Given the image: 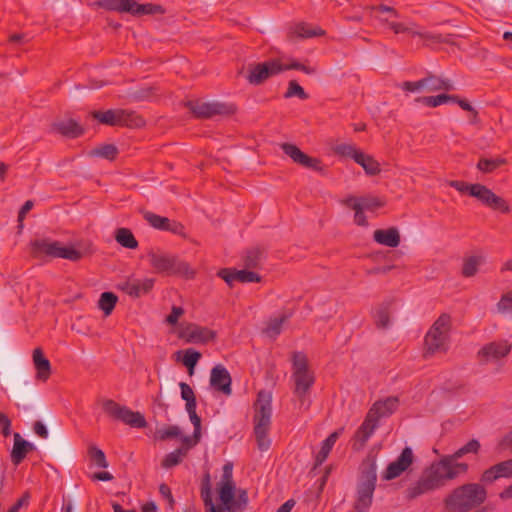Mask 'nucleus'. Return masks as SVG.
<instances>
[{
    "mask_svg": "<svg viewBox=\"0 0 512 512\" xmlns=\"http://www.w3.org/2000/svg\"><path fill=\"white\" fill-rule=\"evenodd\" d=\"M488 498V490L482 484L467 482L453 488L443 499L446 512H471Z\"/></svg>",
    "mask_w": 512,
    "mask_h": 512,
    "instance_id": "nucleus-1",
    "label": "nucleus"
},
{
    "mask_svg": "<svg viewBox=\"0 0 512 512\" xmlns=\"http://www.w3.org/2000/svg\"><path fill=\"white\" fill-rule=\"evenodd\" d=\"M293 394L300 402V408L305 410L309 408L308 396L315 383L314 372L309 368L307 356L303 352H293L292 354V375Z\"/></svg>",
    "mask_w": 512,
    "mask_h": 512,
    "instance_id": "nucleus-2",
    "label": "nucleus"
},
{
    "mask_svg": "<svg viewBox=\"0 0 512 512\" xmlns=\"http://www.w3.org/2000/svg\"><path fill=\"white\" fill-rule=\"evenodd\" d=\"M399 406V399L396 396L387 397L384 400L376 401L369 409L363 423L355 433V441L363 447L378 427L381 418L391 416Z\"/></svg>",
    "mask_w": 512,
    "mask_h": 512,
    "instance_id": "nucleus-3",
    "label": "nucleus"
},
{
    "mask_svg": "<svg viewBox=\"0 0 512 512\" xmlns=\"http://www.w3.org/2000/svg\"><path fill=\"white\" fill-rule=\"evenodd\" d=\"M254 410V434L257 447L261 451H266L271 445V440L268 437L272 417V395L270 392L265 390L258 392Z\"/></svg>",
    "mask_w": 512,
    "mask_h": 512,
    "instance_id": "nucleus-4",
    "label": "nucleus"
},
{
    "mask_svg": "<svg viewBox=\"0 0 512 512\" xmlns=\"http://www.w3.org/2000/svg\"><path fill=\"white\" fill-rule=\"evenodd\" d=\"M377 482L375 458H367L360 465V476L356 487L355 512H368L372 503Z\"/></svg>",
    "mask_w": 512,
    "mask_h": 512,
    "instance_id": "nucleus-5",
    "label": "nucleus"
},
{
    "mask_svg": "<svg viewBox=\"0 0 512 512\" xmlns=\"http://www.w3.org/2000/svg\"><path fill=\"white\" fill-rule=\"evenodd\" d=\"M448 184L460 193H467L469 196L476 198L479 202L492 210L499 211L501 213L510 212V207L507 201L496 195L491 189L483 184H470L458 180H451Z\"/></svg>",
    "mask_w": 512,
    "mask_h": 512,
    "instance_id": "nucleus-6",
    "label": "nucleus"
},
{
    "mask_svg": "<svg viewBox=\"0 0 512 512\" xmlns=\"http://www.w3.org/2000/svg\"><path fill=\"white\" fill-rule=\"evenodd\" d=\"M468 470L469 465L467 463L456 462L451 455H446L431 463L423 471L438 488H441L447 481L455 480L460 475L466 474Z\"/></svg>",
    "mask_w": 512,
    "mask_h": 512,
    "instance_id": "nucleus-7",
    "label": "nucleus"
},
{
    "mask_svg": "<svg viewBox=\"0 0 512 512\" xmlns=\"http://www.w3.org/2000/svg\"><path fill=\"white\" fill-rule=\"evenodd\" d=\"M450 328V315L445 313L441 314L425 336V346L428 352L435 353L446 350V342Z\"/></svg>",
    "mask_w": 512,
    "mask_h": 512,
    "instance_id": "nucleus-8",
    "label": "nucleus"
},
{
    "mask_svg": "<svg viewBox=\"0 0 512 512\" xmlns=\"http://www.w3.org/2000/svg\"><path fill=\"white\" fill-rule=\"evenodd\" d=\"M148 256L152 267L157 272L183 275L186 278L194 277V271L190 268L189 264L184 261H180L172 256L154 252H150Z\"/></svg>",
    "mask_w": 512,
    "mask_h": 512,
    "instance_id": "nucleus-9",
    "label": "nucleus"
},
{
    "mask_svg": "<svg viewBox=\"0 0 512 512\" xmlns=\"http://www.w3.org/2000/svg\"><path fill=\"white\" fill-rule=\"evenodd\" d=\"M281 72L280 60L272 59L262 63L249 64L246 79L249 84L258 86L263 84L268 78L278 75Z\"/></svg>",
    "mask_w": 512,
    "mask_h": 512,
    "instance_id": "nucleus-10",
    "label": "nucleus"
},
{
    "mask_svg": "<svg viewBox=\"0 0 512 512\" xmlns=\"http://www.w3.org/2000/svg\"><path fill=\"white\" fill-rule=\"evenodd\" d=\"M187 106L197 118H212L216 115H230L235 112L233 105L220 102L190 101Z\"/></svg>",
    "mask_w": 512,
    "mask_h": 512,
    "instance_id": "nucleus-11",
    "label": "nucleus"
},
{
    "mask_svg": "<svg viewBox=\"0 0 512 512\" xmlns=\"http://www.w3.org/2000/svg\"><path fill=\"white\" fill-rule=\"evenodd\" d=\"M414 462V453L410 447H405L396 460L388 464L381 477L385 481H391L401 476Z\"/></svg>",
    "mask_w": 512,
    "mask_h": 512,
    "instance_id": "nucleus-12",
    "label": "nucleus"
},
{
    "mask_svg": "<svg viewBox=\"0 0 512 512\" xmlns=\"http://www.w3.org/2000/svg\"><path fill=\"white\" fill-rule=\"evenodd\" d=\"M282 151L296 164L312 169L314 171L322 172L323 166L320 159L311 157L300 150L295 144L282 143L280 145Z\"/></svg>",
    "mask_w": 512,
    "mask_h": 512,
    "instance_id": "nucleus-13",
    "label": "nucleus"
},
{
    "mask_svg": "<svg viewBox=\"0 0 512 512\" xmlns=\"http://www.w3.org/2000/svg\"><path fill=\"white\" fill-rule=\"evenodd\" d=\"M216 332L207 327L194 323L187 324L181 331L180 337L187 343L207 344L216 339Z\"/></svg>",
    "mask_w": 512,
    "mask_h": 512,
    "instance_id": "nucleus-14",
    "label": "nucleus"
},
{
    "mask_svg": "<svg viewBox=\"0 0 512 512\" xmlns=\"http://www.w3.org/2000/svg\"><path fill=\"white\" fill-rule=\"evenodd\" d=\"M96 404L101 407L103 413L113 421H121L128 424V408L120 405L112 399L98 397Z\"/></svg>",
    "mask_w": 512,
    "mask_h": 512,
    "instance_id": "nucleus-15",
    "label": "nucleus"
},
{
    "mask_svg": "<svg viewBox=\"0 0 512 512\" xmlns=\"http://www.w3.org/2000/svg\"><path fill=\"white\" fill-rule=\"evenodd\" d=\"M439 489L437 485L429 478V476L423 471L419 479L411 483L405 490V498L409 501L414 500L422 495Z\"/></svg>",
    "mask_w": 512,
    "mask_h": 512,
    "instance_id": "nucleus-16",
    "label": "nucleus"
},
{
    "mask_svg": "<svg viewBox=\"0 0 512 512\" xmlns=\"http://www.w3.org/2000/svg\"><path fill=\"white\" fill-rule=\"evenodd\" d=\"M439 489L437 485L429 478V476L423 471L419 479L411 483L405 490V498L409 501L414 500L422 495Z\"/></svg>",
    "mask_w": 512,
    "mask_h": 512,
    "instance_id": "nucleus-17",
    "label": "nucleus"
},
{
    "mask_svg": "<svg viewBox=\"0 0 512 512\" xmlns=\"http://www.w3.org/2000/svg\"><path fill=\"white\" fill-rule=\"evenodd\" d=\"M232 379L228 370L222 365H216L211 370L210 385L225 395H231Z\"/></svg>",
    "mask_w": 512,
    "mask_h": 512,
    "instance_id": "nucleus-18",
    "label": "nucleus"
},
{
    "mask_svg": "<svg viewBox=\"0 0 512 512\" xmlns=\"http://www.w3.org/2000/svg\"><path fill=\"white\" fill-rule=\"evenodd\" d=\"M511 345L506 340L491 342L484 345L478 352L479 357L484 361H492L501 359L509 354Z\"/></svg>",
    "mask_w": 512,
    "mask_h": 512,
    "instance_id": "nucleus-19",
    "label": "nucleus"
},
{
    "mask_svg": "<svg viewBox=\"0 0 512 512\" xmlns=\"http://www.w3.org/2000/svg\"><path fill=\"white\" fill-rule=\"evenodd\" d=\"M145 220L155 229L162 231H170L174 234H182L184 226L176 221H171L167 217H163L152 212L144 214Z\"/></svg>",
    "mask_w": 512,
    "mask_h": 512,
    "instance_id": "nucleus-20",
    "label": "nucleus"
},
{
    "mask_svg": "<svg viewBox=\"0 0 512 512\" xmlns=\"http://www.w3.org/2000/svg\"><path fill=\"white\" fill-rule=\"evenodd\" d=\"M93 119L101 124L109 126H119L125 124L126 113L121 109H109L106 111L95 110L89 114Z\"/></svg>",
    "mask_w": 512,
    "mask_h": 512,
    "instance_id": "nucleus-21",
    "label": "nucleus"
},
{
    "mask_svg": "<svg viewBox=\"0 0 512 512\" xmlns=\"http://www.w3.org/2000/svg\"><path fill=\"white\" fill-rule=\"evenodd\" d=\"M377 18L380 22L387 24L388 27L391 30H393V32L396 34L410 32L413 35L420 36L424 39L431 40L436 43H448L449 42L447 39H444L441 34H437V35H433V34H429V33L423 34L418 31H412L409 27L405 26L403 23L395 22L392 20L389 21L388 17L377 16Z\"/></svg>",
    "mask_w": 512,
    "mask_h": 512,
    "instance_id": "nucleus-22",
    "label": "nucleus"
},
{
    "mask_svg": "<svg viewBox=\"0 0 512 512\" xmlns=\"http://www.w3.org/2000/svg\"><path fill=\"white\" fill-rule=\"evenodd\" d=\"M165 12V8L160 4L138 3L135 0H130V16L141 18L145 16L163 15Z\"/></svg>",
    "mask_w": 512,
    "mask_h": 512,
    "instance_id": "nucleus-23",
    "label": "nucleus"
},
{
    "mask_svg": "<svg viewBox=\"0 0 512 512\" xmlns=\"http://www.w3.org/2000/svg\"><path fill=\"white\" fill-rule=\"evenodd\" d=\"M51 130L69 138L79 137L84 132L81 125L73 119L56 121L52 123Z\"/></svg>",
    "mask_w": 512,
    "mask_h": 512,
    "instance_id": "nucleus-24",
    "label": "nucleus"
},
{
    "mask_svg": "<svg viewBox=\"0 0 512 512\" xmlns=\"http://www.w3.org/2000/svg\"><path fill=\"white\" fill-rule=\"evenodd\" d=\"M32 358L36 369V379L46 382L51 375L50 361L44 356L41 348L34 349Z\"/></svg>",
    "mask_w": 512,
    "mask_h": 512,
    "instance_id": "nucleus-25",
    "label": "nucleus"
},
{
    "mask_svg": "<svg viewBox=\"0 0 512 512\" xmlns=\"http://www.w3.org/2000/svg\"><path fill=\"white\" fill-rule=\"evenodd\" d=\"M14 444L11 451V461L14 465H19L26 457L27 453L34 450V445L25 439L19 433H14Z\"/></svg>",
    "mask_w": 512,
    "mask_h": 512,
    "instance_id": "nucleus-26",
    "label": "nucleus"
},
{
    "mask_svg": "<svg viewBox=\"0 0 512 512\" xmlns=\"http://www.w3.org/2000/svg\"><path fill=\"white\" fill-rule=\"evenodd\" d=\"M423 80L424 91L436 92L440 90L452 91L455 89L451 80L441 78L431 72L427 73Z\"/></svg>",
    "mask_w": 512,
    "mask_h": 512,
    "instance_id": "nucleus-27",
    "label": "nucleus"
},
{
    "mask_svg": "<svg viewBox=\"0 0 512 512\" xmlns=\"http://www.w3.org/2000/svg\"><path fill=\"white\" fill-rule=\"evenodd\" d=\"M373 239L378 244L391 248H395L400 244V234L396 227L375 230Z\"/></svg>",
    "mask_w": 512,
    "mask_h": 512,
    "instance_id": "nucleus-28",
    "label": "nucleus"
},
{
    "mask_svg": "<svg viewBox=\"0 0 512 512\" xmlns=\"http://www.w3.org/2000/svg\"><path fill=\"white\" fill-rule=\"evenodd\" d=\"M234 490V483H223L219 489V498L228 512H238L239 510V505L235 501Z\"/></svg>",
    "mask_w": 512,
    "mask_h": 512,
    "instance_id": "nucleus-29",
    "label": "nucleus"
},
{
    "mask_svg": "<svg viewBox=\"0 0 512 512\" xmlns=\"http://www.w3.org/2000/svg\"><path fill=\"white\" fill-rule=\"evenodd\" d=\"M32 247L33 250L37 253H42L54 258H59L58 251L60 250L61 243L59 241L38 239L32 242Z\"/></svg>",
    "mask_w": 512,
    "mask_h": 512,
    "instance_id": "nucleus-30",
    "label": "nucleus"
},
{
    "mask_svg": "<svg viewBox=\"0 0 512 512\" xmlns=\"http://www.w3.org/2000/svg\"><path fill=\"white\" fill-rule=\"evenodd\" d=\"M355 162L359 164L368 175L374 176L381 172L379 162L371 155L361 152V154L356 155Z\"/></svg>",
    "mask_w": 512,
    "mask_h": 512,
    "instance_id": "nucleus-31",
    "label": "nucleus"
},
{
    "mask_svg": "<svg viewBox=\"0 0 512 512\" xmlns=\"http://www.w3.org/2000/svg\"><path fill=\"white\" fill-rule=\"evenodd\" d=\"M485 263L483 255H472L464 259L462 266V275L466 278L477 274L479 266Z\"/></svg>",
    "mask_w": 512,
    "mask_h": 512,
    "instance_id": "nucleus-32",
    "label": "nucleus"
},
{
    "mask_svg": "<svg viewBox=\"0 0 512 512\" xmlns=\"http://www.w3.org/2000/svg\"><path fill=\"white\" fill-rule=\"evenodd\" d=\"M92 6L107 11L128 13V0H96L92 3Z\"/></svg>",
    "mask_w": 512,
    "mask_h": 512,
    "instance_id": "nucleus-33",
    "label": "nucleus"
},
{
    "mask_svg": "<svg viewBox=\"0 0 512 512\" xmlns=\"http://www.w3.org/2000/svg\"><path fill=\"white\" fill-rule=\"evenodd\" d=\"M339 432L335 431L331 433L323 442L321 445L320 451L317 453L315 457V467L318 465H321L328 457L330 451L332 450L335 442L337 441L339 437Z\"/></svg>",
    "mask_w": 512,
    "mask_h": 512,
    "instance_id": "nucleus-34",
    "label": "nucleus"
},
{
    "mask_svg": "<svg viewBox=\"0 0 512 512\" xmlns=\"http://www.w3.org/2000/svg\"><path fill=\"white\" fill-rule=\"evenodd\" d=\"M154 286V279L146 278L144 280H135L130 283V297L139 298L148 294Z\"/></svg>",
    "mask_w": 512,
    "mask_h": 512,
    "instance_id": "nucleus-35",
    "label": "nucleus"
},
{
    "mask_svg": "<svg viewBox=\"0 0 512 512\" xmlns=\"http://www.w3.org/2000/svg\"><path fill=\"white\" fill-rule=\"evenodd\" d=\"M289 317L290 315L284 314L280 317L270 319L263 330L264 334L269 338L275 339L282 332L283 324L289 319Z\"/></svg>",
    "mask_w": 512,
    "mask_h": 512,
    "instance_id": "nucleus-36",
    "label": "nucleus"
},
{
    "mask_svg": "<svg viewBox=\"0 0 512 512\" xmlns=\"http://www.w3.org/2000/svg\"><path fill=\"white\" fill-rule=\"evenodd\" d=\"M118 297L113 292H103L98 301V307L109 316L115 308Z\"/></svg>",
    "mask_w": 512,
    "mask_h": 512,
    "instance_id": "nucleus-37",
    "label": "nucleus"
},
{
    "mask_svg": "<svg viewBox=\"0 0 512 512\" xmlns=\"http://www.w3.org/2000/svg\"><path fill=\"white\" fill-rule=\"evenodd\" d=\"M118 154V149L113 144H104L95 147L89 152L92 157H101L108 160H114Z\"/></svg>",
    "mask_w": 512,
    "mask_h": 512,
    "instance_id": "nucleus-38",
    "label": "nucleus"
},
{
    "mask_svg": "<svg viewBox=\"0 0 512 512\" xmlns=\"http://www.w3.org/2000/svg\"><path fill=\"white\" fill-rule=\"evenodd\" d=\"M480 448V442L477 439H471L465 445L451 454V457L457 462L458 459L462 458L466 454H478Z\"/></svg>",
    "mask_w": 512,
    "mask_h": 512,
    "instance_id": "nucleus-39",
    "label": "nucleus"
},
{
    "mask_svg": "<svg viewBox=\"0 0 512 512\" xmlns=\"http://www.w3.org/2000/svg\"><path fill=\"white\" fill-rule=\"evenodd\" d=\"M450 100H454L453 96L449 94H440L436 96H423L415 99L416 102L422 103L428 107H437L439 105L450 102Z\"/></svg>",
    "mask_w": 512,
    "mask_h": 512,
    "instance_id": "nucleus-40",
    "label": "nucleus"
},
{
    "mask_svg": "<svg viewBox=\"0 0 512 512\" xmlns=\"http://www.w3.org/2000/svg\"><path fill=\"white\" fill-rule=\"evenodd\" d=\"M293 33L295 34V36L299 38H312L315 36H322L325 34L324 30H322L321 28L313 29L305 23H299L295 25Z\"/></svg>",
    "mask_w": 512,
    "mask_h": 512,
    "instance_id": "nucleus-41",
    "label": "nucleus"
},
{
    "mask_svg": "<svg viewBox=\"0 0 512 512\" xmlns=\"http://www.w3.org/2000/svg\"><path fill=\"white\" fill-rule=\"evenodd\" d=\"M346 205L351 207L355 211L354 221L359 226H367V219L363 212V206L357 201L356 198L350 197L346 200Z\"/></svg>",
    "mask_w": 512,
    "mask_h": 512,
    "instance_id": "nucleus-42",
    "label": "nucleus"
},
{
    "mask_svg": "<svg viewBox=\"0 0 512 512\" xmlns=\"http://www.w3.org/2000/svg\"><path fill=\"white\" fill-rule=\"evenodd\" d=\"M201 498L204 502V505L210 507V512H212V508H216L212 501L211 481L209 473H206L203 476L201 482Z\"/></svg>",
    "mask_w": 512,
    "mask_h": 512,
    "instance_id": "nucleus-43",
    "label": "nucleus"
},
{
    "mask_svg": "<svg viewBox=\"0 0 512 512\" xmlns=\"http://www.w3.org/2000/svg\"><path fill=\"white\" fill-rule=\"evenodd\" d=\"M333 151L335 152V154H337L341 157L351 158L354 161H355L356 155L361 154V152H362L354 144H351V143L337 144L333 148Z\"/></svg>",
    "mask_w": 512,
    "mask_h": 512,
    "instance_id": "nucleus-44",
    "label": "nucleus"
},
{
    "mask_svg": "<svg viewBox=\"0 0 512 512\" xmlns=\"http://www.w3.org/2000/svg\"><path fill=\"white\" fill-rule=\"evenodd\" d=\"M500 478H501V476H500L499 470L496 467V464H494L482 472L479 481L476 483L482 484L483 487L486 488V486L493 484Z\"/></svg>",
    "mask_w": 512,
    "mask_h": 512,
    "instance_id": "nucleus-45",
    "label": "nucleus"
},
{
    "mask_svg": "<svg viewBox=\"0 0 512 512\" xmlns=\"http://www.w3.org/2000/svg\"><path fill=\"white\" fill-rule=\"evenodd\" d=\"M505 163L506 160L504 158H481L477 164V168L484 173H491Z\"/></svg>",
    "mask_w": 512,
    "mask_h": 512,
    "instance_id": "nucleus-46",
    "label": "nucleus"
},
{
    "mask_svg": "<svg viewBox=\"0 0 512 512\" xmlns=\"http://www.w3.org/2000/svg\"><path fill=\"white\" fill-rule=\"evenodd\" d=\"M90 462L99 468H107L108 462L104 452L96 446H90L88 450Z\"/></svg>",
    "mask_w": 512,
    "mask_h": 512,
    "instance_id": "nucleus-47",
    "label": "nucleus"
},
{
    "mask_svg": "<svg viewBox=\"0 0 512 512\" xmlns=\"http://www.w3.org/2000/svg\"><path fill=\"white\" fill-rule=\"evenodd\" d=\"M185 455L186 449L178 448L165 456V458L162 461V466L164 468H171L173 466H176L182 461V458Z\"/></svg>",
    "mask_w": 512,
    "mask_h": 512,
    "instance_id": "nucleus-48",
    "label": "nucleus"
},
{
    "mask_svg": "<svg viewBox=\"0 0 512 512\" xmlns=\"http://www.w3.org/2000/svg\"><path fill=\"white\" fill-rule=\"evenodd\" d=\"M390 314L387 305L380 306L375 313V323L380 329H385L389 326Z\"/></svg>",
    "mask_w": 512,
    "mask_h": 512,
    "instance_id": "nucleus-49",
    "label": "nucleus"
},
{
    "mask_svg": "<svg viewBox=\"0 0 512 512\" xmlns=\"http://www.w3.org/2000/svg\"><path fill=\"white\" fill-rule=\"evenodd\" d=\"M262 255H263V252L258 248L248 250L246 253V256L244 258L245 266L247 268L258 267L262 260Z\"/></svg>",
    "mask_w": 512,
    "mask_h": 512,
    "instance_id": "nucleus-50",
    "label": "nucleus"
},
{
    "mask_svg": "<svg viewBox=\"0 0 512 512\" xmlns=\"http://www.w3.org/2000/svg\"><path fill=\"white\" fill-rule=\"evenodd\" d=\"M181 431L178 426L170 425L165 428L159 429L155 433V438L161 441L176 438L180 436Z\"/></svg>",
    "mask_w": 512,
    "mask_h": 512,
    "instance_id": "nucleus-51",
    "label": "nucleus"
},
{
    "mask_svg": "<svg viewBox=\"0 0 512 512\" xmlns=\"http://www.w3.org/2000/svg\"><path fill=\"white\" fill-rule=\"evenodd\" d=\"M200 358L201 353L192 348H189L185 351L183 364L188 368L190 374L193 373V370Z\"/></svg>",
    "mask_w": 512,
    "mask_h": 512,
    "instance_id": "nucleus-52",
    "label": "nucleus"
},
{
    "mask_svg": "<svg viewBox=\"0 0 512 512\" xmlns=\"http://www.w3.org/2000/svg\"><path fill=\"white\" fill-rule=\"evenodd\" d=\"M59 258L67 259L70 261H79L83 257V253L72 246H64L61 244L58 251Z\"/></svg>",
    "mask_w": 512,
    "mask_h": 512,
    "instance_id": "nucleus-53",
    "label": "nucleus"
},
{
    "mask_svg": "<svg viewBox=\"0 0 512 512\" xmlns=\"http://www.w3.org/2000/svg\"><path fill=\"white\" fill-rule=\"evenodd\" d=\"M298 97L302 100L308 98V94L304 91V89L298 84L297 81L291 80L288 85V89L284 94L285 98Z\"/></svg>",
    "mask_w": 512,
    "mask_h": 512,
    "instance_id": "nucleus-54",
    "label": "nucleus"
},
{
    "mask_svg": "<svg viewBox=\"0 0 512 512\" xmlns=\"http://www.w3.org/2000/svg\"><path fill=\"white\" fill-rule=\"evenodd\" d=\"M153 96H155L154 87L139 88L130 92V100L133 101H144L151 99Z\"/></svg>",
    "mask_w": 512,
    "mask_h": 512,
    "instance_id": "nucleus-55",
    "label": "nucleus"
},
{
    "mask_svg": "<svg viewBox=\"0 0 512 512\" xmlns=\"http://www.w3.org/2000/svg\"><path fill=\"white\" fill-rule=\"evenodd\" d=\"M236 280L241 283L260 282L261 277L257 273L248 270H237Z\"/></svg>",
    "mask_w": 512,
    "mask_h": 512,
    "instance_id": "nucleus-56",
    "label": "nucleus"
},
{
    "mask_svg": "<svg viewBox=\"0 0 512 512\" xmlns=\"http://www.w3.org/2000/svg\"><path fill=\"white\" fill-rule=\"evenodd\" d=\"M372 10L375 12H378L380 14L379 16H381V17H388L389 21L392 18L399 17V13L395 8H393L391 6L384 5V4L373 6Z\"/></svg>",
    "mask_w": 512,
    "mask_h": 512,
    "instance_id": "nucleus-57",
    "label": "nucleus"
},
{
    "mask_svg": "<svg viewBox=\"0 0 512 512\" xmlns=\"http://www.w3.org/2000/svg\"><path fill=\"white\" fill-rule=\"evenodd\" d=\"M280 67L282 68V72L286 70H300L306 74H313L316 72L315 68L305 66L297 61H292L289 64H282L280 62Z\"/></svg>",
    "mask_w": 512,
    "mask_h": 512,
    "instance_id": "nucleus-58",
    "label": "nucleus"
},
{
    "mask_svg": "<svg viewBox=\"0 0 512 512\" xmlns=\"http://www.w3.org/2000/svg\"><path fill=\"white\" fill-rule=\"evenodd\" d=\"M497 309L500 313H506L512 310V292L503 294L497 303Z\"/></svg>",
    "mask_w": 512,
    "mask_h": 512,
    "instance_id": "nucleus-59",
    "label": "nucleus"
},
{
    "mask_svg": "<svg viewBox=\"0 0 512 512\" xmlns=\"http://www.w3.org/2000/svg\"><path fill=\"white\" fill-rule=\"evenodd\" d=\"M359 203L361 206H363V209L366 210H373L384 205V202L377 197L361 198Z\"/></svg>",
    "mask_w": 512,
    "mask_h": 512,
    "instance_id": "nucleus-60",
    "label": "nucleus"
},
{
    "mask_svg": "<svg viewBox=\"0 0 512 512\" xmlns=\"http://www.w3.org/2000/svg\"><path fill=\"white\" fill-rule=\"evenodd\" d=\"M501 478H512V458L496 463Z\"/></svg>",
    "mask_w": 512,
    "mask_h": 512,
    "instance_id": "nucleus-61",
    "label": "nucleus"
},
{
    "mask_svg": "<svg viewBox=\"0 0 512 512\" xmlns=\"http://www.w3.org/2000/svg\"><path fill=\"white\" fill-rule=\"evenodd\" d=\"M236 269L231 268H222L217 272V276L223 279L230 287H232L233 282L236 280Z\"/></svg>",
    "mask_w": 512,
    "mask_h": 512,
    "instance_id": "nucleus-62",
    "label": "nucleus"
},
{
    "mask_svg": "<svg viewBox=\"0 0 512 512\" xmlns=\"http://www.w3.org/2000/svg\"><path fill=\"white\" fill-rule=\"evenodd\" d=\"M146 425L147 421L142 413L130 410V427L144 428Z\"/></svg>",
    "mask_w": 512,
    "mask_h": 512,
    "instance_id": "nucleus-63",
    "label": "nucleus"
},
{
    "mask_svg": "<svg viewBox=\"0 0 512 512\" xmlns=\"http://www.w3.org/2000/svg\"><path fill=\"white\" fill-rule=\"evenodd\" d=\"M499 450H508L512 454V429L498 441Z\"/></svg>",
    "mask_w": 512,
    "mask_h": 512,
    "instance_id": "nucleus-64",
    "label": "nucleus"
}]
</instances>
